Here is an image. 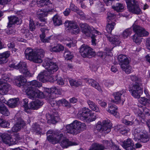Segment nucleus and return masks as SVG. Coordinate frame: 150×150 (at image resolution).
I'll use <instances>...</instances> for the list:
<instances>
[{"instance_id":"63","label":"nucleus","mask_w":150,"mask_h":150,"mask_svg":"<svg viewBox=\"0 0 150 150\" xmlns=\"http://www.w3.org/2000/svg\"><path fill=\"white\" fill-rule=\"evenodd\" d=\"M111 70L114 73L116 72L117 71V69L115 66H112L111 68Z\"/></svg>"},{"instance_id":"22","label":"nucleus","mask_w":150,"mask_h":150,"mask_svg":"<svg viewBox=\"0 0 150 150\" xmlns=\"http://www.w3.org/2000/svg\"><path fill=\"white\" fill-rule=\"evenodd\" d=\"M64 26L67 30H71V33L75 35L78 34L80 31L78 26L72 21H67L64 23Z\"/></svg>"},{"instance_id":"62","label":"nucleus","mask_w":150,"mask_h":150,"mask_svg":"<svg viewBox=\"0 0 150 150\" xmlns=\"http://www.w3.org/2000/svg\"><path fill=\"white\" fill-rule=\"evenodd\" d=\"M8 47L10 49H11L14 47L15 45L12 42L8 44Z\"/></svg>"},{"instance_id":"15","label":"nucleus","mask_w":150,"mask_h":150,"mask_svg":"<svg viewBox=\"0 0 150 150\" xmlns=\"http://www.w3.org/2000/svg\"><path fill=\"white\" fill-rule=\"evenodd\" d=\"M112 124L110 120L107 119L103 121L102 125L101 122H98L96 126L97 130L105 134L108 133L110 131Z\"/></svg>"},{"instance_id":"1","label":"nucleus","mask_w":150,"mask_h":150,"mask_svg":"<svg viewBox=\"0 0 150 150\" xmlns=\"http://www.w3.org/2000/svg\"><path fill=\"white\" fill-rule=\"evenodd\" d=\"M16 80V85L21 87L23 92H25L28 97L32 100H34L37 98H45L49 100L51 105L52 106L58 105L59 106H64L67 107H70V104L65 99H62L57 101L53 100L56 97L55 95L61 94L60 90L55 86L50 88H44V93H47V96L44 95V93L38 89L35 88L36 87H40L41 83L36 80L26 82V80L22 75L17 76L15 78Z\"/></svg>"},{"instance_id":"56","label":"nucleus","mask_w":150,"mask_h":150,"mask_svg":"<svg viewBox=\"0 0 150 150\" xmlns=\"http://www.w3.org/2000/svg\"><path fill=\"white\" fill-rule=\"evenodd\" d=\"M122 122L125 125H131L132 124V122L130 121H128L126 119H123L122 120Z\"/></svg>"},{"instance_id":"59","label":"nucleus","mask_w":150,"mask_h":150,"mask_svg":"<svg viewBox=\"0 0 150 150\" xmlns=\"http://www.w3.org/2000/svg\"><path fill=\"white\" fill-rule=\"evenodd\" d=\"M69 101L71 103L74 104L76 103L77 101V99L76 98L74 97L70 98L69 99Z\"/></svg>"},{"instance_id":"9","label":"nucleus","mask_w":150,"mask_h":150,"mask_svg":"<svg viewBox=\"0 0 150 150\" xmlns=\"http://www.w3.org/2000/svg\"><path fill=\"white\" fill-rule=\"evenodd\" d=\"M133 31L136 33L132 36L133 41L138 45L140 44L143 39L142 37L147 36L149 33L143 28L141 27L136 24V22L132 26Z\"/></svg>"},{"instance_id":"51","label":"nucleus","mask_w":150,"mask_h":150,"mask_svg":"<svg viewBox=\"0 0 150 150\" xmlns=\"http://www.w3.org/2000/svg\"><path fill=\"white\" fill-rule=\"evenodd\" d=\"M145 45L146 48L150 50V37L147 38L146 40Z\"/></svg>"},{"instance_id":"46","label":"nucleus","mask_w":150,"mask_h":150,"mask_svg":"<svg viewBox=\"0 0 150 150\" xmlns=\"http://www.w3.org/2000/svg\"><path fill=\"white\" fill-rule=\"evenodd\" d=\"M103 145L104 147V149L111 148L113 144L112 140L110 139L104 140L103 142Z\"/></svg>"},{"instance_id":"61","label":"nucleus","mask_w":150,"mask_h":150,"mask_svg":"<svg viewBox=\"0 0 150 150\" xmlns=\"http://www.w3.org/2000/svg\"><path fill=\"white\" fill-rule=\"evenodd\" d=\"M111 149H113L114 150H121L119 149L118 146H116L114 144H113L112 146Z\"/></svg>"},{"instance_id":"58","label":"nucleus","mask_w":150,"mask_h":150,"mask_svg":"<svg viewBox=\"0 0 150 150\" xmlns=\"http://www.w3.org/2000/svg\"><path fill=\"white\" fill-rule=\"evenodd\" d=\"M11 0H0V4L2 5H5L8 4Z\"/></svg>"},{"instance_id":"34","label":"nucleus","mask_w":150,"mask_h":150,"mask_svg":"<svg viewBox=\"0 0 150 150\" xmlns=\"http://www.w3.org/2000/svg\"><path fill=\"white\" fill-rule=\"evenodd\" d=\"M73 40V39H72ZM60 41L62 42L63 43L66 44V45L69 47H74L76 45V40H71V39L69 38L64 40H60Z\"/></svg>"},{"instance_id":"14","label":"nucleus","mask_w":150,"mask_h":150,"mask_svg":"<svg viewBox=\"0 0 150 150\" xmlns=\"http://www.w3.org/2000/svg\"><path fill=\"white\" fill-rule=\"evenodd\" d=\"M134 138L137 139L143 143H146L149 140V137L146 131L139 128L134 129L133 132Z\"/></svg>"},{"instance_id":"55","label":"nucleus","mask_w":150,"mask_h":150,"mask_svg":"<svg viewBox=\"0 0 150 150\" xmlns=\"http://www.w3.org/2000/svg\"><path fill=\"white\" fill-rule=\"evenodd\" d=\"M7 101H6L4 97H1L0 99V107H2L3 106H5L3 103H5L6 104V102Z\"/></svg>"},{"instance_id":"31","label":"nucleus","mask_w":150,"mask_h":150,"mask_svg":"<svg viewBox=\"0 0 150 150\" xmlns=\"http://www.w3.org/2000/svg\"><path fill=\"white\" fill-rule=\"evenodd\" d=\"M10 55L9 51H7L0 53V64H3L6 63L8 61V58Z\"/></svg>"},{"instance_id":"36","label":"nucleus","mask_w":150,"mask_h":150,"mask_svg":"<svg viewBox=\"0 0 150 150\" xmlns=\"http://www.w3.org/2000/svg\"><path fill=\"white\" fill-rule=\"evenodd\" d=\"M118 59L121 67L122 64H125L129 62V60L127 56L123 54L119 55L118 57Z\"/></svg>"},{"instance_id":"7","label":"nucleus","mask_w":150,"mask_h":150,"mask_svg":"<svg viewBox=\"0 0 150 150\" xmlns=\"http://www.w3.org/2000/svg\"><path fill=\"white\" fill-rule=\"evenodd\" d=\"M86 127V125L84 123H82L80 121L75 120L72 122L68 124L62 129V132L65 130V132L64 133H68L73 135L76 134L81 132Z\"/></svg>"},{"instance_id":"47","label":"nucleus","mask_w":150,"mask_h":150,"mask_svg":"<svg viewBox=\"0 0 150 150\" xmlns=\"http://www.w3.org/2000/svg\"><path fill=\"white\" fill-rule=\"evenodd\" d=\"M64 57L66 59L70 60L74 57L73 53L68 50H66L64 53Z\"/></svg>"},{"instance_id":"35","label":"nucleus","mask_w":150,"mask_h":150,"mask_svg":"<svg viewBox=\"0 0 150 150\" xmlns=\"http://www.w3.org/2000/svg\"><path fill=\"white\" fill-rule=\"evenodd\" d=\"M132 33L131 28H129L125 29L122 33L120 38L122 40L125 39L130 36Z\"/></svg>"},{"instance_id":"43","label":"nucleus","mask_w":150,"mask_h":150,"mask_svg":"<svg viewBox=\"0 0 150 150\" xmlns=\"http://www.w3.org/2000/svg\"><path fill=\"white\" fill-rule=\"evenodd\" d=\"M115 129L123 135H125L126 134L129 132V129H126L125 127H122L120 125L115 126Z\"/></svg>"},{"instance_id":"33","label":"nucleus","mask_w":150,"mask_h":150,"mask_svg":"<svg viewBox=\"0 0 150 150\" xmlns=\"http://www.w3.org/2000/svg\"><path fill=\"white\" fill-rule=\"evenodd\" d=\"M20 103L19 99L18 98H11L6 102L7 104L9 107L14 108L15 107Z\"/></svg>"},{"instance_id":"57","label":"nucleus","mask_w":150,"mask_h":150,"mask_svg":"<svg viewBox=\"0 0 150 150\" xmlns=\"http://www.w3.org/2000/svg\"><path fill=\"white\" fill-rule=\"evenodd\" d=\"M7 34H14L15 33V30L14 28H10L9 30L7 32Z\"/></svg>"},{"instance_id":"21","label":"nucleus","mask_w":150,"mask_h":150,"mask_svg":"<svg viewBox=\"0 0 150 150\" xmlns=\"http://www.w3.org/2000/svg\"><path fill=\"white\" fill-rule=\"evenodd\" d=\"M2 142L4 144L9 146H11L17 143L19 139L12 138L11 136L7 133H4L0 136Z\"/></svg>"},{"instance_id":"53","label":"nucleus","mask_w":150,"mask_h":150,"mask_svg":"<svg viewBox=\"0 0 150 150\" xmlns=\"http://www.w3.org/2000/svg\"><path fill=\"white\" fill-rule=\"evenodd\" d=\"M76 12L77 14L79 15L81 18L82 19H83L85 18V14L81 10H78V11Z\"/></svg>"},{"instance_id":"12","label":"nucleus","mask_w":150,"mask_h":150,"mask_svg":"<svg viewBox=\"0 0 150 150\" xmlns=\"http://www.w3.org/2000/svg\"><path fill=\"white\" fill-rule=\"evenodd\" d=\"M23 106L25 111L27 113H30L31 112V109L36 110L40 108L43 104L42 101L37 100L32 101L28 105V100L27 99L23 100Z\"/></svg>"},{"instance_id":"27","label":"nucleus","mask_w":150,"mask_h":150,"mask_svg":"<svg viewBox=\"0 0 150 150\" xmlns=\"http://www.w3.org/2000/svg\"><path fill=\"white\" fill-rule=\"evenodd\" d=\"M121 144L126 150H135L133 147L134 143L130 139H128L126 140H125Z\"/></svg>"},{"instance_id":"23","label":"nucleus","mask_w":150,"mask_h":150,"mask_svg":"<svg viewBox=\"0 0 150 150\" xmlns=\"http://www.w3.org/2000/svg\"><path fill=\"white\" fill-rule=\"evenodd\" d=\"M16 123L11 129L13 132H17L20 131L25 125V123L19 117V113H17L14 117Z\"/></svg>"},{"instance_id":"28","label":"nucleus","mask_w":150,"mask_h":150,"mask_svg":"<svg viewBox=\"0 0 150 150\" xmlns=\"http://www.w3.org/2000/svg\"><path fill=\"white\" fill-rule=\"evenodd\" d=\"M117 109L118 108L116 106L110 103L108 104V107L106 110L108 113L117 117L119 116V113L117 111Z\"/></svg>"},{"instance_id":"37","label":"nucleus","mask_w":150,"mask_h":150,"mask_svg":"<svg viewBox=\"0 0 150 150\" xmlns=\"http://www.w3.org/2000/svg\"><path fill=\"white\" fill-rule=\"evenodd\" d=\"M125 5L122 4L117 3L112 6V8L115 11L117 12H121L125 10Z\"/></svg>"},{"instance_id":"60","label":"nucleus","mask_w":150,"mask_h":150,"mask_svg":"<svg viewBox=\"0 0 150 150\" xmlns=\"http://www.w3.org/2000/svg\"><path fill=\"white\" fill-rule=\"evenodd\" d=\"M70 12V10L69 8H67L63 12L65 16H68Z\"/></svg>"},{"instance_id":"40","label":"nucleus","mask_w":150,"mask_h":150,"mask_svg":"<svg viewBox=\"0 0 150 150\" xmlns=\"http://www.w3.org/2000/svg\"><path fill=\"white\" fill-rule=\"evenodd\" d=\"M33 132H35L37 134H43L44 132H42V130L40 127V126L37 123H35L32 125V129H31Z\"/></svg>"},{"instance_id":"4","label":"nucleus","mask_w":150,"mask_h":150,"mask_svg":"<svg viewBox=\"0 0 150 150\" xmlns=\"http://www.w3.org/2000/svg\"><path fill=\"white\" fill-rule=\"evenodd\" d=\"M51 0H37L36 1H32L30 4L31 6H34L37 5L38 7H41L45 5H48L47 9H39L37 13L38 18L41 22H45L46 19L45 18L48 14L54 11V6L51 2Z\"/></svg>"},{"instance_id":"10","label":"nucleus","mask_w":150,"mask_h":150,"mask_svg":"<svg viewBox=\"0 0 150 150\" xmlns=\"http://www.w3.org/2000/svg\"><path fill=\"white\" fill-rule=\"evenodd\" d=\"M91 110L88 108H83L79 109L76 114V117L88 122L94 121L96 119V114L90 113Z\"/></svg>"},{"instance_id":"19","label":"nucleus","mask_w":150,"mask_h":150,"mask_svg":"<svg viewBox=\"0 0 150 150\" xmlns=\"http://www.w3.org/2000/svg\"><path fill=\"white\" fill-rule=\"evenodd\" d=\"M48 75L47 71H44L41 72L37 76V79L43 83L47 81L53 82L56 80L57 76H54L51 74Z\"/></svg>"},{"instance_id":"13","label":"nucleus","mask_w":150,"mask_h":150,"mask_svg":"<svg viewBox=\"0 0 150 150\" xmlns=\"http://www.w3.org/2000/svg\"><path fill=\"white\" fill-rule=\"evenodd\" d=\"M1 75L2 78L0 79V94L4 95L7 93L8 91L11 89L9 84L6 83L7 82H10V79L4 76L0 69V76Z\"/></svg>"},{"instance_id":"29","label":"nucleus","mask_w":150,"mask_h":150,"mask_svg":"<svg viewBox=\"0 0 150 150\" xmlns=\"http://www.w3.org/2000/svg\"><path fill=\"white\" fill-rule=\"evenodd\" d=\"M8 18L9 22L8 26L9 28L13 27L15 24H19L21 23L22 22V20L21 18L15 16L8 17Z\"/></svg>"},{"instance_id":"64","label":"nucleus","mask_w":150,"mask_h":150,"mask_svg":"<svg viewBox=\"0 0 150 150\" xmlns=\"http://www.w3.org/2000/svg\"><path fill=\"white\" fill-rule=\"evenodd\" d=\"M3 125H4L6 126L2 127L4 128H6L9 127L10 124L8 122L6 121V120H5L4 122Z\"/></svg>"},{"instance_id":"8","label":"nucleus","mask_w":150,"mask_h":150,"mask_svg":"<svg viewBox=\"0 0 150 150\" xmlns=\"http://www.w3.org/2000/svg\"><path fill=\"white\" fill-rule=\"evenodd\" d=\"M80 26L84 35L87 37H91L92 44L93 45H95L96 42L98 40L97 38H100L99 36L101 34L100 33L86 23H80Z\"/></svg>"},{"instance_id":"3","label":"nucleus","mask_w":150,"mask_h":150,"mask_svg":"<svg viewBox=\"0 0 150 150\" xmlns=\"http://www.w3.org/2000/svg\"><path fill=\"white\" fill-rule=\"evenodd\" d=\"M131 79L132 81H135V83H133L129 88V91L131 95L135 98H139V102L142 105L144 106L148 105L150 104V100L144 97L139 98L143 93V88L141 86V79L135 76H131Z\"/></svg>"},{"instance_id":"32","label":"nucleus","mask_w":150,"mask_h":150,"mask_svg":"<svg viewBox=\"0 0 150 150\" xmlns=\"http://www.w3.org/2000/svg\"><path fill=\"white\" fill-rule=\"evenodd\" d=\"M21 33L22 37L27 39H30L32 35L29 33L28 28L26 25H24L23 28L21 30Z\"/></svg>"},{"instance_id":"42","label":"nucleus","mask_w":150,"mask_h":150,"mask_svg":"<svg viewBox=\"0 0 150 150\" xmlns=\"http://www.w3.org/2000/svg\"><path fill=\"white\" fill-rule=\"evenodd\" d=\"M52 21L53 23L55 26H59L62 23L61 17L58 14H56L53 17Z\"/></svg>"},{"instance_id":"52","label":"nucleus","mask_w":150,"mask_h":150,"mask_svg":"<svg viewBox=\"0 0 150 150\" xmlns=\"http://www.w3.org/2000/svg\"><path fill=\"white\" fill-rule=\"evenodd\" d=\"M107 20L108 21H108L109 20H110L111 19H112L115 17V16L114 14L110 12H108L107 13Z\"/></svg>"},{"instance_id":"30","label":"nucleus","mask_w":150,"mask_h":150,"mask_svg":"<svg viewBox=\"0 0 150 150\" xmlns=\"http://www.w3.org/2000/svg\"><path fill=\"white\" fill-rule=\"evenodd\" d=\"M49 49L51 52H58L63 50L64 47L61 44L55 43L51 45L49 47Z\"/></svg>"},{"instance_id":"18","label":"nucleus","mask_w":150,"mask_h":150,"mask_svg":"<svg viewBox=\"0 0 150 150\" xmlns=\"http://www.w3.org/2000/svg\"><path fill=\"white\" fill-rule=\"evenodd\" d=\"M128 9L131 12L138 14L141 12L138 5V2L135 0H125Z\"/></svg>"},{"instance_id":"2","label":"nucleus","mask_w":150,"mask_h":150,"mask_svg":"<svg viewBox=\"0 0 150 150\" xmlns=\"http://www.w3.org/2000/svg\"><path fill=\"white\" fill-rule=\"evenodd\" d=\"M65 130L59 133H55L52 131L49 130L47 133L48 140L53 144L59 143L62 147L64 148H67L71 146H75L78 144V142H72L69 141L66 137H65Z\"/></svg>"},{"instance_id":"39","label":"nucleus","mask_w":150,"mask_h":150,"mask_svg":"<svg viewBox=\"0 0 150 150\" xmlns=\"http://www.w3.org/2000/svg\"><path fill=\"white\" fill-rule=\"evenodd\" d=\"M87 103L89 108L92 110L96 112L100 111V109L97 105L93 102L88 100L87 101Z\"/></svg>"},{"instance_id":"41","label":"nucleus","mask_w":150,"mask_h":150,"mask_svg":"<svg viewBox=\"0 0 150 150\" xmlns=\"http://www.w3.org/2000/svg\"><path fill=\"white\" fill-rule=\"evenodd\" d=\"M46 118L48 123L54 124L57 121V117H55L53 115H51L49 114H47Z\"/></svg>"},{"instance_id":"25","label":"nucleus","mask_w":150,"mask_h":150,"mask_svg":"<svg viewBox=\"0 0 150 150\" xmlns=\"http://www.w3.org/2000/svg\"><path fill=\"white\" fill-rule=\"evenodd\" d=\"M41 30L42 33L40 35V37L42 41L43 42H48L49 40H50V38L54 39H59V38L60 36L59 35H56L54 34L50 36L48 38H45V34L47 33L50 30L46 27H44L41 29Z\"/></svg>"},{"instance_id":"44","label":"nucleus","mask_w":150,"mask_h":150,"mask_svg":"<svg viewBox=\"0 0 150 150\" xmlns=\"http://www.w3.org/2000/svg\"><path fill=\"white\" fill-rule=\"evenodd\" d=\"M43 26L41 23L38 22H34L33 20H30V21L29 27L30 30L31 31H33L35 30L36 26Z\"/></svg>"},{"instance_id":"45","label":"nucleus","mask_w":150,"mask_h":150,"mask_svg":"<svg viewBox=\"0 0 150 150\" xmlns=\"http://www.w3.org/2000/svg\"><path fill=\"white\" fill-rule=\"evenodd\" d=\"M129 63L126 64H122L121 65V68L122 70L125 71L127 74H129L131 72L132 69V68L129 64Z\"/></svg>"},{"instance_id":"38","label":"nucleus","mask_w":150,"mask_h":150,"mask_svg":"<svg viewBox=\"0 0 150 150\" xmlns=\"http://www.w3.org/2000/svg\"><path fill=\"white\" fill-rule=\"evenodd\" d=\"M104 147L103 145L98 143L93 144L88 150H104Z\"/></svg>"},{"instance_id":"24","label":"nucleus","mask_w":150,"mask_h":150,"mask_svg":"<svg viewBox=\"0 0 150 150\" xmlns=\"http://www.w3.org/2000/svg\"><path fill=\"white\" fill-rule=\"evenodd\" d=\"M142 108L140 107L139 108L134 109L133 110L135 114L138 115V116L139 117V118L141 120V122L144 123V118L143 117L144 115H147L150 116V110H149L147 108L143 107L142 106Z\"/></svg>"},{"instance_id":"49","label":"nucleus","mask_w":150,"mask_h":150,"mask_svg":"<svg viewBox=\"0 0 150 150\" xmlns=\"http://www.w3.org/2000/svg\"><path fill=\"white\" fill-rule=\"evenodd\" d=\"M70 9L76 12L79 10V8L72 3H71L70 6Z\"/></svg>"},{"instance_id":"48","label":"nucleus","mask_w":150,"mask_h":150,"mask_svg":"<svg viewBox=\"0 0 150 150\" xmlns=\"http://www.w3.org/2000/svg\"><path fill=\"white\" fill-rule=\"evenodd\" d=\"M0 107V113L6 116H8L10 115V112L7 108L5 106H2Z\"/></svg>"},{"instance_id":"50","label":"nucleus","mask_w":150,"mask_h":150,"mask_svg":"<svg viewBox=\"0 0 150 150\" xmlns=\"http://www.w3.org/2000/svg\"><path fill=\"white\" fill-rule=\"evenodd\" d=\"M56 80L57 81V84L59 85H63L64 84V81L63 79L61 77H59L58 78H57Z\"/></svg>"},{"instance_id":"6","label":"nucleus","mask_w":150,"mask_h":150,"mask_svg":"<svg viewBox=\"0 0 150 150\" xmlns=\"http://www.w3.org/2000/svg\"><path fill=\"white\" fill-rule=\"evenodd\" d=\"M25 54L27 59L38 63L42 62L44 56V52L42 49L37 50L35 52L32 49L28 48L25 50Z\"/></svg>"},{"instance_id":"26","label":"nucleus","mask_w":150,"mask_h":150,"mask_svg":"<svg viewBox=\"0 0 150 150\" xmlns=\"http://www.w3.org/2000/svg\"><path fill=\"white\" fill-rule=\"evenodd\" d=\"M125 92L124 90H122L118 92H115L113 94L115 98V102L117 104L122 105L124 103L125 99L121 98V96Z\"/></svg>"},{"instance_id":"17","label":"nucleus","mask_w":150,"mask_h":150,"mask_svg":"<svg viewBox=\"0 0 150 150\" xmlns=\"http://www.w3.org/2000/svg\"><path fill=\"white\" fill-rule=\"evenodd\" d=\"M42 66L46 70L45 71L50 74L54 73L58 69V67L56 64L52 63V60L48 58L45 59Z\"/></svg>"},{"instance_id":"20","label":"nucleus","mask_w":150,"mask_h":150,"mask_svg":"<svg viewBox=\"0 0 150 150\" xmlns=\"http://www.w3.org/2000/svg\"><path fill=\"white\" fill-rule=\"evenodd\" d=\"M79 52L83 57L90 58L94 56L95 52L90 47L85 45H83L79 49Z\"/></svg>"},{"instance_id":"16","label":"nucleus","mask_w":150,"mask_h":150,"mask_svg":"<svg viewBox=\"0 0 150 150\" xmlns=\"http://www.w3.org/2000/svg\"><path fill=\"white\" fill-rule=\"evenodd\" d=\"M9 66L11 68L16 69H19L20 72L23 74L26 77H30L32 76L33 74L29 72L26 67V63L24 62H20L17 64H11L9 65Z\"/></svg>"},{"instance_id":"5","label":"nucleus","mask_w":150,"mask_h":150,"mask_svg":"<svg viewBox=\"0 0 150 150\" xmlns=\"http://www.w3.org/2000/svg\"><path fill=\"white\" fill-rule=\"evenodd\" d=\"M115 25V22H111V23L108 21V23L106 26V30L109 34V35H105L106 36L108 40L111 43L112 45V47L109 49L105 50L106 56H111L112 54L111 51L112 50L113 47L115 46H119L121 41L117 36H112L111 34H110L112 30L114 28V26Z\"/></svg>"},{"instance_id":"54","label":"nucleus","mask_w":150,"mask_h":150,"mask_svg":"<svg viewBox=\"0 0 150 150\" xmlns=\"http://www.w3.org/2000/svg\"><path fill=\"white\" fill-rule=\"evenodd\" d=\"M98 102V103L102 107H105L107 105V103L103 100H99Z\"/></svg>"},{"instance_id":"11","label":"nucleus","mask_w":150,"mask_h":150,"mask_svg":"<svg viewBox=\"0 0 150 150\" xmlns=\"http://www.w3.org/2000/svg\"><path fill=\"white\" fill-rule=\"evenodd\" d=\"M69 81L70 85L72 86H78L81 85H83L84 83H83L82 82L86 81V83H88L89 85L95 88L98 91H101V88L99 85L98 83L92 79H79L78 80L71 79L69 80Z\"/></svg>"}]
</instances>
